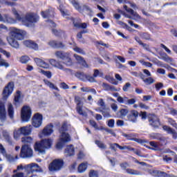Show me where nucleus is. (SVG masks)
Masks as SVG:
<instances>
[{"mask_svg": "<svg viewBox=\"0 0 177 177\" xmlns=\"http://www.w3.org/2000/svg\"><path fill=\"white\" fill-rule=\"evenodd\" d=\"M82 10H84V12L81 13H85L86 15H90L91 13H92V10L88 6L84 5L82 6Z\"/></svg>", "mask_w": 177, "mask_h": 177, "instance_id": "nucleus-49", "label": "nucleus"}, {"mask_svg": "<svg viewBox=\"0 0 177 177\" xmlns=\"http://www.w3.org/2000/svg\"><path fill=\"white\" fill-rule=\"evenodd\" d=\"M48 44L52 48H63L64 46L62 41H56L55 40H50Z\"/></svg>", "mask_w": 177, "mask_h": 177, "instance_id": "nucleus-29", "label": "nucleus"}, {"mask_svg": "<svg viewBox=\"0 0 177 177\" xmlns=\"http://www.w3.org/2000/svg\"><path fill=\"white\" fill-rule=\"evenodd\" d=\"M124 9H125L126 12L131 13L133 17V20H135L136 21H140V20H142V17H140V15H139V14H138L137 12H135L133 10L128 8V6H124Z\"/></svg>", "mask_w": 177, "mask_h": 177, "instance_id": "nucleus-17", "label": "nucleus"}, {"mask_svg": "<svg viewBox=\"0 0 177 177\" xmlns=\"http://www.w3.org/2000/svg\"><path fill=\"white\" fill-rule=\"evenodd\" d=\"M139 117V112L136 110H131L129 115H127V120L130 122H136Z\"/></svg>", "mask_w": 177, "mask_h": 177, "instance_id": "nucleus-15", "label": "nucleus"}, {"mask_svg": "<svg viewBox=\"0 0 177 177\" xmlns=\"http://www.w3.org/2000/svg\"><path fill=\"white\" fill-rule=\"evenodd\" d=\"M8 113L10 120H13V118H15V109L13 108V105L10 103L8 105Z\"/></svg>", "mask_w": 177, "mask_h": 177, "instance_id": "nucleus-31", "label": "nucleus"}, {"mask_svg": "<svg viewBox=\"0 0 177 177\" xmlns=\"http://www.w3.org/2000/svg\"><path fill=\"white\" fill-rule=\"evenodd\" d=\"M162 129L169 135H172L173 139L177 138V133L175 130L168 126H163Z\"/></svg>", "mask_w": 177, "mask_h": 177, "instance_id": "nucleus-23", "label": "nucleus"}, {"mask_svg": "<svg viewBox=\"0 0 177 177\" xmlns=\"http://www.w3.org/2000/svg\"><path fill=\"white\" fill-rule=\"evenodd\" d=\"M27 35V32L24 30L19 29L17 28H12L7 37L8 44L12 48H19V42L17 41H21Z\"/></svg>", "mask_w": 177, "mask_h": 177, "instance_id": "nucleus-1", "label": "nucleus"}, {"mask_svg": "<svg viewBox=\"0 0 177 177\" xmlns=\"http://www.w3.org/2000/svg\"><path fill=\"white\" fill-rule=\"evenodd\" d=\"M113 59H115V60H119L120 62H121V63H124L125 62V58H124V57H121L120 55H115L113 57Z\"/></svg>", "mask_w": 177, "mask_h": 177, "instance_id": "nucleus-62", "label": "nucleus"}, {"mask_svg": "<svg viewBox=\"0 0 177 177\" xmlns=\"http://www.w3.org/2000/svg\"><path fill=\"white\" fill-rule=\"evenodd\" d=\"M6 121V108L5 104L0 101V127H3Z\"/></svg>", "mask_w": 177, "mask_h": 177, "instance_id": "nucleus-10", "label": "nucleus"}, {"mask_svg": "<svg viewBox=\"0 0 177 177\" xmlns=\"http://www.w3.org/2000/svg\"><path fill=\"white\" fill-rule=\"evenodd\" d=\"M21 132L24 136H28V135H31V132L32 131V127L31 125L25 126L20 127Z\"/></svg>", "mask_w": 177, "mask_h": 177, "instance_id": "nucleus-21", "label": "nucleus"}, {"mask_svg": "<svg viewBox=\"0 0 177 177\" xmlns=\"http://www.w3.org/2000/svg\"><path fill=\"white\" fill-rule=\"evenodd\" d=\"M88 169V162H82L77 167V172L79 174H84Z\"/></svg>", "mask_w": 177, "mask_h": 177, "instance_id": "nucleus-25", "label": "nucleus"}, {"mask_svg": "<svg viewBox=\"0 0 177 177\" xmlns=\"http://www.w3.org/2000/svg\"><path fill=\"white\" fill-rule=\"evenodd\" d=\"M149 125L153 128H158L160 127V120L156 115H149L148 118Z\"/></svg>", "mask_w": 177, "mask_h": 177, "instance_id": "nucleus-12", "label": "nucleus"}, {"mask_svg": "<svg viewBox=\"0 0 177 177\" xmlns=\"http://www.w3.org/2000/svg\"><path fill=\"white\" fill-rule=\"evenodd\" d=\"M50 64L53 66V67H55V68H58L59 70H64V66L62 64V62H57L54 59L49 60Z\"/></svg>", "mask_w": 177, "mask_h": 177, "instance_id": "nucleus-22", "label": "nucleus"}, {"mask_svg": "<svg viewBox=\"0 0 177 177\" xmlns=\"http://www.w3.org/2000/svg\"><path fill=\"white\" fill-rule=\"evenodd\" d=\"M69 169H70L71 172H74V171H75V169H77V162L72 163L71 165V166L69 167Z\"/></svg>", "mask_w": 177, "mask_h": 177, "instance_id": "nucleus-63", "label": "nucleus"}, {"mask_svg": "<svg viewBox=\"0 0 177 177\" xmlns=\"http://www.w3.org/2000/svg\"><path fill=\"white\" fill-rule=\"evenodd\" d=\"M63 160L55 159L49 165V171L55 172V171H60L63 168Z\"/></svg>", "mask_w": 177, "mask_h": 177, "instance_id": "nucleus-8", "label": "nucleus"}, {"mask_svg": "<svg viewBox=\"0 0 177 177\" xmlns=\"http://www.w3.org/2000/svg\"><path fill=\"white\" fill-rule=\"evenodd\" d=\"M31 108L27 105L22 107L21 111V120L23 122H28L31 118Z\"/></svg>", "mask_w": 177, "mask_h": 177, "instance_id": "nucleus-6", "label": "nucleus"}, {"mask_svg": "<svg viewBox=\"0 0 177 177\" xmlns=\"http://www.w3.org/2000/svg\"><path fill=\"white\" fill-rule=\"evenodd\" d=\"M87 77H88V75L84 73H80L77 74V77L81 81H84V82H86Z\"/></svg>", "mask_w": 177, "mask_h": 177, "instance_id": "nucleus-48", "label": "nucleus"}, {"mask_svg": "<svg viewBox=\"0 0 177 177\" xmlns=\"http://www.w3.org/2000/svg\"><path fill=\"white\" fill-rule=\"evenodd\" d=\"M24 97V95L23 93H21V91H17L15 98H14V102L16 106L20 104V103H23V98Z\"/></svg>", "mask_w": 177, "mask_h": 177, "instance_id": "nucleus-18", "label": "nucleus"}, {"mask_svg": "<svg viewBox=\"0 0 177 177\" xmlns=\"http://www.w3.org/2000/svg\"><path fill=\"white\" fill-rule=\"evenodd\" d=\"M59 10L63 16V17H65V19H68V16H70V14L68 13V11L66 10L64 6L63 5H59Z\"/></svg>", "mask_w": 177, "mask_h": 177, "instance_id": "nucleus-35", "label": "nucleus"}, {"mask_svg": "<svg viewBox=\"0 0 177 177\" xmlns=\"http://www.w3.org/2000/svg\"><path fill=\"white\" fill-rule=\"evenodd\" d=\"M60 133L59 139L56 145V148L58 149V150L63 149V146H64L66 143H68V142L71 141L70 134L66 133V131H62V133Z\"/></svg>", "mask_w": 177, "mask_h": 177, "instance_id": "nucleus-4", "label": "nucleus"}, {"mask_svg": "<svg viewBox=\"0 0 177 177\" xmlns=\"http://www.w3.org/2000/svg\"><path fill=\"white\" fill-rule=\"evenodd\" d=\"M117 100L119 103H122V104H127V102H128V97H121V96H119L118 98H117Z\"/></svg>", "mask_w": 177, "mask_h": 177, "instance_id": "nucleus-52", "label": "nucleus"}, {"mask_svg": "<svg viewBox=\"0 0 177 177\" xmlns=\"http://www.w3.org/2000/svg\"><path fill=\"white\" fill-rule=\"evenodd\" d=\"M44 120L43 116L39 113H35L32 118V125L34 128H39L42 125V121Z\"/></svg>", "mask_w": 177, "mask_h": 177, "instance_id": "nucleus-9", "label": "nucleus"}, {"mask_svg": "<svg viewBox=\"0 0 177 177\" xmlns=\"http://www.w3.org/2000/svg\"><path fill=\"white\" fill-rule=\"evenodd\" d=\"M95 145H97V146L100 149H107V145H104V143H103L102 142H101L100 140H96Z\"/></svg>", "mask_w": 177, "mask_h": 177, "instance_id": "nucleus-55", "label": "nucleus"}, {"mask_svg": "<svg viewBox=\"0 0 177 177\" xmlns=\"http://www.w3.org/2000/svg\"><path fill=\"white\" fill-rule=\"evenodd\" d=\"M93 77H95V78L97 77H103V72L102 71H99L98 69H95Z\"/></svg>", "mask_w": 177, "mask_h": 177, "instance_id": "nucleus-56", "label": "nucleus"}, {"mask_svg": "<svg viewBox=\"0 0 177 177\" xmlns=\"http://www.w3.org/2000/svg\"><path fill=\"white\" fill-rule=\"evenodd\" d=\"M21 142L24 145H31V143L34 142V138L31 136H25L21 138Z\"/></svg>", "mask_w": 177, "mask_h": 177, "instance_id": "nucleus-32", "label": "nucleus"}, {"mask_svg": "<svg viewBox=\"0 0 177 177\" xmlns=\"http://www.w3.org/2000/svg\"><path fill=\"white\" fill-rule=\"evenodd\" d=\"M0 66L1 67H9V63H8L2 57H0Z\"/></svg>", "mask_w": 177, "mask_h": 177, "instance_id": "nucleus-54", "label": "nucleus"}, {"mask_svg": "<svg viewBox=\"0 0 177 177\" xmlns=\"http://www.w3.org/2000/svg\"><path fill=\"white\" fill-rule=\"evenodd\" d=\"M95 110H96V111H100V113H102V115L106 118H110V117H111V115H110V113L109 112H104L101 109H95Z\"/></svg>", "mask_w": 177, "mask_h": 177, "instance_id": "nucleus-59", "label": "nucleus"}, {"mask_svg": "<svg viewBox=\"0 0 177 177\" xmlns=\"http://www.w3.org/2000/svg\"><path fill=\"white\" fill-rule=\"evenodd\" d=\"M36 66L38 67H41V68H49V64L46 62L44 61V59L38 57H35L33 59Z\"/></svg>", "mask_w": 177, "mask_h": 177, "instance_id": "nucleus-16", "label": "nucleus"}, {"mask_svg": "<svg viewBox=\"0 0 177 177\" xmlns=\"http://www.w3.org/2000/svg\"><path fill=\"white\" fill-rule=\"evenodd\" d=\"M94 76H91L89 75H87L86 81H88V82H97L96 79Z\"/></svg>", "mask_w": 177, "mask_h": 177, "instance_id": "nucleus-61", "label": "nucleus"}, {"mask_svg": "<svg viewBox=\"0 0 177 177\" xmlns=\"http://www.w3.org/2000/svg\"><path fill=\"white\" fill-rule=\"evenodd\" d=\"M38 16L29 13L27 14L24 18H22L21 23H24L27 27H32V26L38 21Z\"/></svg>", "mask_w": 177, "mask_h": 177, "instance_id": "nucleus-5", "label": "nucleus"}, {"mask_svg": "<svg viewBox=\"0 0 177 177\" xmlns=\"http://www.w3.org/2000/svg\"><path fill=\"white\" fill-rule=\"evenodd\" d=\"M25 170L26 172V177H34L35 175L34 172H38L39 170V166L36 163H30L29 165H19L17 167V171Z\"/></svg>", "mask_w": 177, "mask_h": 177, "instance_id": "nucleus-3", "label": "nucleus"}, {"mask_svg": "<svg viewBox=\"0 0 177 177\" xmlns=\"http://www.w3.org/2000/svg\"><path fill=\"white\" fill-rule=\"evenodd\" d=\"M128 113H129V109H120L118 113V114H120L119 118H124V117H126L128 115Z\"/></svg>", "mask_w": 177, "mask_h": 177, "instance_id": "nucleus-38", "label": "nucleus"}, {"mask_svg": "<svg viewBox=\"0 0 177 177\" xmlns=\"http://www.w3.org/2000/svg\"><path fill=\"white\" fill-rule=\"evenodd\" d=\"M149 174L152 175V176H157V175H159V176H163V177H168L167 176V173L164 171H157L156 170H149Z\"/></svg>", "mask_w": 177, "mask_h": 177, "instance_id": "nucleus-33", "label": "nucleus"}, {"mask_svg": "<svg viewBox=\"0 0 177 177\" xmlns=\"http://www.w3.org/2000/svg\"><path fill=\"white\" fill-rule=\"evenodd\" d=\"M13 135H14V139H15V140H19L20 139V136L23 135L21 133V129L20 128L15 129L14 130Z\"/></svg>", "mask_w": 177, "mask_h": 177, "instance_id": "nucleus-37", "label": "nucleus"}, {"mask_svg": "<svg viewBox=\"0 0 177 177\" xmlns=\"http://www.w3.org/2000/svg\"><path fill=\"white\" fill-rule=\"evenodd\" d=\"M41 16L44 19H50L55 16V12L52 10L41 12Z\"/></svg>", "mask_w": 177, "mask_h": 177, "instance_id": "nucleus-28", "label": "nucleus"}, {"mask_svg": "<svg viewBox=\"0 0 177 177\" xmlns=\"http://www.w3.org/2000/svg\"><path fill=\"white\" fill-rule=\"evenodd\" d=\"M4 157L6 159V160L8 161V162H9L10 164H13V162H15V161H16V160H19V156H17V155L15 156V157L12 155L6 153Z\"/></svg>", "mask_w": 177, "mask_h": 177, "instance_id": "nucleus-27", "label": "nucleus"}, {"mask_svg": "<svg viewBox=\"0 0 177 177\" xmlns=\"http://www.w3.org/2000/svg\"><path fill=\"white\" fill-rule=\"evenodd\" d=\"M168 122L169 124H170V125H171L172 127H174V128H176V129H177V124L175 122V120H172V119H169L168 120Z\"/></svg>", "mask_w": 177, "mask_h": 177, "instance_id": "nucleus-64", "label": "nucleus"}, {"mask_svg": "<svg viewBox=\"0 0 177 177\" xmlns=\"http://www.w3.org/2000/svg\"><path fill=\"white\" fill-rule=\"evenodd\" d=\"M52 32L55 34V35L62 37V35H64V32L62 30H57L56 28H53Z\"/></svg>", "mask_w": 177, "mask_h": 177, "instance_id": "nucleus-58", "label": "nucleus"}, {"mask_svg": "<svg viewBox=\"0 0 177 177\" xmlns=\"http://www.w3.org/2000/svg\"><path fill=\"white\" fill-rule=\"evenodd\" d=\"M39 73L43 74V75H45L47 78H52V73H50V71H45L42 69H39Z\"/></svg>", "mask_w": 177, "mask_h": 177, "instance_id": "nucleus-50", "label": "nucleus"}, {"mask_svg": "<svg viewBox=\"0 0 177 177\" xmlns=\"http://www.w3.org/2000/svg\"><path fill=\"white\" fill-rule=\"evenodd\" d=\"M105 80L110 82L111 84H113V85H118V82L114 79V77L110 76V75H106L105 76Z\"/></svg>", "mask_w": 177, "mask_h": 177, "instance_id": "nucleus-43", "label": "nucleus"}, {"mask_svg": "<svg viewBox=\"0 0 177 177\" xmlns=\"http://www.w3.org/2000/svg\"><path fill=\"white\" fill-rule=\"evenodd\" d=\"M68 53H63L62 51H57L55 52V56L57 57L59 59H62L64 60L66 56H68Z\"/></svg>", "mask_w": 177, "mask_h": 177, "instance_id": "nucleus-41", "label": "nucleus"}, {"mask_svg": "<svg viewBox=\"0 0 177 177\" xmlns=\"http://www.w3.org/2000/svg\"><path fill=\"white\" fill-rule=\"evenodd\" d=\"M122 136H124V138H126L127 140H134V142H137V143H143L142 140L135 138V134L133 133L127 134V133H122Z\"/></svg>", "mask_w": 177, "mask_h": 177, "instance_id": "nucleus-19", "label": "nucleus"}, {"mask_svg": "<svg viewBox=\"0 0 177 177\" xmlns=\"http://www.w3.org/2000/svg\"><path fill=\"white\" fill-rule=\"evenodd\" d=\"M74 57L77 60V62H79L80 64L83 66V67H86V68L89 67V66H88V64H86V61H85L84 59V58H82V57H81L77 54H75Z\"/></svg>", "mask_w": 177, "mask_h": 177, "instance_id": "nucleus-26", "label": "nucleus"}, {"mask_svg": "<svg viewBox=\"0 0 177 177\" xmlns=\"http://www.w3.org/2000/svg\"><path fill=\"white\" fill-rule=\"evenodd\" d=\"M19 62L22 63V64H26L30 62V57L27 55H23L19 58Z\"/></svg>", "mask_w": 177, "mask_h": 177, "instance_id": "nucleus-47", "label": "nucleus"}, {"mask_svg": "<svg viewBox=\"0 0 177 177\" xmlns=\"http://www.w3.org/2000/svg\"><path fill=\"white\" fill-rule=\"evenodd\" d=\"M74 26L77 27V28H86V23H83V24H78L73 22Z\"/></svg>", "mask_w": 177, "mask_h": 177, "instance_id": "nucleus-57", "label": "nucleus"}, {"mask_svg": "<svg viewBox=\"0 0 177 177\" xmlns=\"http://www.w3.org/2000/svg\"><path fill=\"white\" fill-rule=\"evenodd\" d=\"M52 133H53V125L50 124L44 127L42 131L39 133V138H44V136H50Z\"/></svg>", "mask_w": 177, "mask_h": 177, "instance_id": "nucleus-11", "label": "nucleus"}, {"mask_svg": "<svg viewBox=\"0 0 177 177\" xmlns=\"http://www.w3.org/2000/svg\"><path fill=\"white\" fill-rule=\"evenodd\" d=\"M135 39H136V42H138V44H139V45H141V46H142V48H144V49H145V50H147L148 52L150 51V47L149 46V45L142 42V40H140V39L138 37H136Z\"/></svg>", "mask_w": 177, "mask_h": 177, "instance_id": "nucleus-36", "label": "nucleus"}, {"mask_svg": "<svg viewBox=\"0 0 177 177\" xmlns=\"http://www.w3.org/2000/svg\"><path fill=\"white\" fill-rule=\"evenodd\" d=\"M85 157H86V153L84 149L79 150L77 153V158L78 160H84Z\"/></svg>", "mask_w": 177, "mask_h": 177, "instance_id": "nucleus-46", "label": "nucleus"}, {"mask_svg": "<svg viewBox=\"0 0 177 177\" xmlns=\"http://www.w3.org/2000/svg\"><path fill=\"white\" fill-rule=\"evenodd\" d=\"M88 177H99V171L93 169L90 170L88 172Z\"/></svg>", "mask_w": 177, "mask_h": 177, "instance_id": "nucleus-51", "label": "nucleus"}, {"mask_svg": "<svg viewBox=\"0 0 177 177\" xmlns=\"http://www.w3.org/2000/svg\"><path fill=\"white\" fill-rule=\"evenodd\" d=\"M144 82L146 85H151V84H154V82H156V80H154L153 77H149L144 80Z\"/></svg>", "mask_w": 177, "mask_h": 177, "instance_id": "nucleus-53", "label": "nucleus"}, {"mask_svg": "<svg viewBox=\"0 0 177 177\" xmlns=\"http://www.w3.org/2000/svg\"><path fill=\"white\" fill-rule=\"evenodd\" d=\"M77 111L80 115H83L84 117H86L87 114L86 112L82 111V105L81 104L77 103Z\"/></svg>", "mask_w": 177, "mask_h": 177, "instance_id": "nucleus-45", "label": "nucleus"}, {"mask_svg": "<svg viewBox=\"0 0 177 177\" xmlns=\"http://www.w3.org/2000/svg\"><path fill=\"white\" fill-rule=\"evenodd\" d=\"M64 58L65 59H63L64 64H66V66H73V61L70 57V53H68V55L65 56Z\"/></svg>", "mask_w": 177, "mask_h": 177, "instance_id": "nucleus-39", "label": "nucleus"}, {"mask_svg": "<svg viewBox=\"0 0 177 177\" xmlns=\"http://www.w3.org/2000/svg\"><path fill=\"white\" fill-rule=\"evenodd\" d=\"M44 82L45 85H46L47 86H49L50 89H55V91H59V88H57L56 86H55V84H53V83L49 82L48 80H44Z\"/></svg>", "mask_w": 177, "mask_h": 177, "instance_id": "nucleus-42", "label": "nucleus"}, {"mask_svg": "<svg viewBox=\"0 0 177 177\" xmlns=\"http://www.w3.org/2000/svg\"><path fill=\"white\" fill-rule=\"evenodd\" d=\"M160 59L162 60H164V62H166L167 63H174V59L172 58L169 57L168 55L165 53H160Z\"/></svg>", "mask_w": 177, "mask_h": 177, "instance_id": "nucleus-30", "label": "nucleus"}, {"mask_svg": "<svg viewBox=\"0 0 177 177\" xmlns=\"http://www.w3.org/2000/svg\"><path fill=\"white\" fill-rule=\"evenodd\" d=\"M53 145L52 138H45L39 142L35 144V151H37L39 154H45L46 150L50 149Z\"/></svg>", "mask_w": 177, "mask_h": 177, "instance_id": "nucleus-2", "label": "nucleus"}, {"mask_svg": "<svg viewBox=\"0 0 177 177\" xmlns=\"http://www.w3.org/2000/svg\"><path fill=\"white\" fill-rule=\"evenodd\" d=\"M72 5H73L74 8L78 10L80 13H83L84 10H82V6H80V4L77 3L75 0L71 1Z\"/></svg>", "mask_w": 177, "mask_h": 177, "instance_id": "nucleus-44", "label": "nucleus"}, {"mask_svg": "<svg viewBox=\"0 0 177 177\" xmlns=\"http://www.w3.org/2000/svg\"><path fill=\"white\" fill-rule=\"evenodd\" d=\"M15 87V84L12 82H10L8 85L4 88L3 91V95L4 97H9L11 93H13V88Z\"/></svg>", "mask_w": 177, "mask_h": 177, "instance_id": "nucleus-13", "label": "nucleus"}, {"mask_svg": "<svg viewBox=\"0 0 177 177\" xmlns=\"http://www.w3.org/2000/svg\"><path fill=\"white\" fill-rule=\"evenodd\" d=\"M149 145L152 146V147H153V148H149L151 150H158V144L157 142L151 141L149 142Z\"/></svg>", "mask_w": 177, "mask_h": 177, "instance_id": "nucleus-60", "label": "nucleus"}, {"mask_svg": "<svg viewBox=\"0 0 177 177\" xmlns=\"http://www.w3.org/2000/svg\"><path fill=\"white\" fill-rule=\"evenodd\" d=\"M24 45L27 48H30L35 50H38V45L32 40H26L24 41Z\"/></svg>", "mask_w": 177, "mask_h": 177, "instance_id": "nucleus-20", "label": "nucleus"}, {"mask_svg": "<svg viewBox=\"0 0 177 177\" xmlns=\"http://www.w3.org/2000/svg\"><path fill=\"white\" fill-rule=\"evenodd\" d=\"M11 12L12 13L13 16H15V19L18 20V21H22L23 17L19 14V11L15 8H12L11 10Z\"/></svg>", "mask_w": 177, "mask_h": 177, "instance_id": "nucleus-34", "label": "nucleus"}, {"mask_svg": "<svg viewBox=\"0 0 177 177\" xmlns=\"http://www.w3.org/2000/svg\"><path fill=\"white\" fill-rule=\"evenodd\" d=\"M32 154L33 151L30 145H24L22 146L20 153V157H21V158H31Z\"/></svg>", "mask_w": 177, "mask_h": 177, "instance_id": "nucleus-7", "label": "nucleus"}, {"mask_svg": "<svg viewBox=\"0 0 177 177\" xmlns=\"http://www.w3.org/2000/svg\"><path fill=\"white\" fill-rule=\"evenodd\" d=\"M65 154L68 157H71L75 155V150L74 149V146L73 145H68L65 150Z\"/></svg>", "mask_w": 177, "mask_h": 177, "instance_id": "nucleus-24", "label": "nucleus"}, {"mask_svg": "<svg viewBox=\"0 0 177 177\" xmlns=\"http://www.w3.org/2000/svg\"><path fill=\"white\" fill-rule=\"evenodd\" d=\"M0 21H2L3 23H8V24H15V23H16V19L7 14L3 15V16L0 14Z\"/></svg>", "mask_w": 177, "mask_h": 177, "instance_id": "nucleus-14", "label": "nucleus"}, {"mask_svg": "<svg viewBox=\"0 0 177 177\" xmlns=\"http://www.w3.org/2000/svg\"><path fill=\"white\" fill-rule=\"evenodd\" d=\"M127 174H129V175H142V173L138 170L133 169H126Z\"/></svg>", "mask_w": 177, "mask_h": 177, "instance_id": "nucleus-40", "label": "nucleus"}]
</instances>
